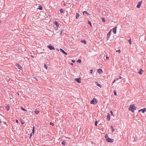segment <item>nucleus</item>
<instances>
[{
  "label": "nucleus",
  "instance_id": "nucleus-20",
  "mask_svg": "<svg viewBox=\"0 0 146 146\" xmlns=\"http://www.w3.org/2000/svg\"><path fill=\"white\" fill-rule=\"evenodd\" d=\"M38 9L40 10H42V7L41 5H39L38 6Z\"/></svg>",
  "mask_w": 146,
  "mask_h": 146
},
{
  "label": "nucleus",
  "instance_id": "nucleus-36",
  "mask_svg": "<svg viewBox=\"0 0 146 146\" xmlns=\"http://www.w3.org/2000/svg\"><path fill=\"white\" fill-rule=\"evenodd\" d=\"M97 123H98V122H97V121H95V125L96 126H97Z\"/></svg>",
  "mask_w": 146,
  "mask_h": 146
},
{
  "label": "nucleus",
  "instance_id": "nucleus-47",
  "mask_svg": "<svg viewBox=\"0 0 146 146\" xmlns=\"http://www.w3.org/2000/svg\"><path fill=\"white\" fill-rule=\"evenodd\" d=\"M118 80V78H116L115 80V81H116L117 80Z\"/></svg>",
  "mask_w": 146,
  "mask_h": 146
},
{
  "label": "nucleus",
  "instance_id": "nucleus-12",
  "mask_svg": "<svg viewBox=\"0 0 146 146\" xmlns=\"http://www.w3.org/2000/svg\"><path fill=\"white\" fill-rule=\"evenodd\" d=\"M76 19H77L79 17L80 15L78 13H76Z\"/></svg>",
  "mask_w": 146,
  "mask_h": 146
},
{
  "label": "nucleus",
  "instance_id": "nucleus-6",
  "mask_svg": "<svg viewBox=\"0 0 146 146\" xmlns=\"http://www.w3.org/2000/svg\"><path fill=\"white\" fill-rule=\"evenodd\" d=\"M117 28V27H115L113 28L112 29V31L114 34H115L116 33Z\"/></svg>",
  "mask_w": 146,
  "mask_h": 146
},
{
  "label": "nucleus",
  "instance_id": "nucleus-56",
  "mask_svg": "<svg viewBox=\"0 0 146 146\" xmlns=\"http://www.w3.org/2000/svg\"><path fill=\"white\" fill-rule=\"evenodd\" d=\"M66 5V3H64V5H65H65Z\"/></svg>",
  "mask_w": 146,
  "mask_h": 146
},
{
  "label": "nucleus",
  "instance_id": "nucleus-11",
  "mask_svg": "<svg viewBox=\"0 0 146 146\" xmlns=\"http://www.w3.org/2000/svg\"><path fill=\"white\" fill-rule=\"evenodd\" d=\"M98 72L99 74H102L103 72L102 70L100 68L98 70Z\"/></svg>",
  "mask_w": 146,
  "mask_h": 146
},
{
  "label": "nucleus",
  "instance_id": "nucleus-35",
  "mask_svg": "<svg viewBox=\"0 0 146 146\" xmlns=\"http://www.w3.org/2000/svg\"><path fill=\"white\" fill-rule=\"evenodd\" d=\"M44 67L47 70V67L45 64H44Z\"/></svg>",
  "mask_w": 146,
  "mask_h": 146
},
{
  "label": "nucleus",
  "instance_id": "nucleus-38",
  "mask_svg": "<svg viewBox=\"0 0 146 146\" xmlns=\"http://www.w3.org/2000/svg\"><path fill=\"white\" fill-rule=\"evenodd\" d=\"M116 52H118L119 53H120L121 52V50H117Z\"/></svg>",
  "mask_w": 146,
  "mask_h": 146
},
{
  "label": "nucleus",
  "instance_id": "nucleus-45",
  "mask_svg": "<svg viewBox=\"0 0 146 146\" xmlns=\"http://www.w3.org/2000/svg\"><path fill=\"white\" fill-rule=\"evenodd\" d=\"M142 1H141V2H139L138 3V4H139V5H141V3L142 2Z\"/></svg>",
  "mask_w": 146,
  "mask_h": 146
},
{
  "label": "nucleus",
  "instance_id": "nucleus-31",
  "mask_svg": "<svg viewBox=\"0 0 146 146\" xmlns=\"http://www.w3.org/2000/svg\"><path fill=\"white\" fill-rule=\"evenodd\" d=\"M21 109L23 110L24 111H26V110L24 108H23L22 107H21Z\"/></svg>",
  "mask_w": 146,
  "mask_h": 146
},
{
  "label": "nucleus",
  "instance_id": "nucleus-19",
  "mask_svg": "<svg viewBox=\"0 0 146 146\" xmlns=\"http://www.w3.org/2000/svg\"><path fill=\"white\" fill-rule=\"evenodd\" d=\"M54 23L55 24L56 26L57 27H59V25L57 21H55Z\"/></svg>",
  "mask_w": 146,
  "mask_h": 146
},
{
  "label": "nucleus",
  "instance_id": "nucleus-7",
  "mask_svg": "<svg viewBox=\"0 0 146 146\" xmlns=\"http://www.w3.org/2000/svg\"><path fill=\"white\" fill-rule=\"evenodd\" d=\"M75 80L78 83H80L81 82V79L80 78H75Z\"/></svg>",
  "mask_w": 146,
  "mask_h": 146
},
{
  "label": "nucleus",
  "instance_id": "nucleus-33",
  "mask_svg": "<svg viewBox=\"0 0 146 146\" xmlns=\"http://www.w3.org/2000/svg\"><path fill=\"white\" fill-rule=\"evenodd\" d=\"M102 20L104 22H105L106 21L105 19L104 18H102Z\"/></svg>",
  "mask_w": 146,
  "mask_h": 146
},
{
  "label": "nucleus",
  "instance_id": "nucleus-24",
  "mask_svg": "<svg viewBox=\"0 0 146 146\" xmlns=\"http://www.w3.org/2000/svg\"><path fill=\"white\" fill-rule=\"evenodd\" d=\"M88 24H89L90 25L91 27H92V24L91 22L89 21H88Z\"/></svg>",
  "mask_w": 146,
  "mask_h": 146
},
{
  "label": "nucleus",
  "instance_id": "nucleus-48",
  "mask_svg": "<svg viewBox=\"0 0 146 146\" xmlns=\"http://www.w3.org/2000/svg\"><path fill=\"white\" fill-rule=\"evenodd\" d=\"M21 123L22 124H23V125L24 123V122H22V121H21Z\"/></svg>",
  "mask_w": 146,
  "mask_h": 146
},
{
  "label": "nucleus",
  "instance_id": "nucleus-10",
  "mask_svg": "<svg viewBox=\"0 0 146 146\" xmlns=\"http://www.w3.org/2000/svg\"><path fill=\"white\" fill-rule=\"evenodd\" d=\"M16 66L18 67L19 69L20 70H21V69H22V68L20 65L17 64H16Z\"/></svg>",
  "mask_w": 146,
  "mask_h": 146
},
{
  "label": "nucleus",
  "instance_id": "nucleus-29",
  "mask_svg": "<svg viewBox=\"0 0 146 146\" xmlns=\"http://www.w3.org/2000/svg\"><path fill=\"white\" fill-rule=\"evenodd\" d=\"M34 132H35V127H34V126L33 127V132H32L33 133V135H34Z\"/></svg>",
  "mask_w": 146,
  "mask_h": 146
},
{
  "label": "nucleus",
  "instance_id": "nucleus-18",
  "mask_svg": "<svg viewBox=\"0 0 146 146\" xmlns=\"http://www.w3.org/2000/svg\"><path fill=\"white\" fill-rule=\"evenodd\" d=\"M6 80L7 81H9L10 80V78L8 76H7L6 78Z\"/></svg>",
  "mask_w": 146,
  "mask_h": 146
},
{
  "label": "nucleus",
  "instance_id": "nucleus-55",
  "mask_svg": "<svg viewBox=\"0 0 146 146\" xmlns=\"http://www.w3.org/2000/svg\"><path fill=\"white\" fill-rule=\"evenodd\" d=\"M31 56L33 58H34V56H33L32 55H31Z\"/></svg>",
  "mask_w": 146,
  "mask_h": 146
},
{
  "label": "nucleus",
  "instance_id": "nucleus-52",
  "mask_svg": "<svg viewBox=\"0 0 146 146\" xmlns=\"http://www.w3.org/2000/svg\"><path fill=\"white\" fill-rule=\"evenodd\" d=\"M134 140H135V141H136V140H137V138L135 139V137H134Z\"/></svg>",
  "mask_w": 146,
  "mask_h": 146
},
{
  "label": "nucleus",
  "instance_id": "nucleus-50",
  "mask_svg": "<svg viewBox=\"0 0 146 146\" xmlns=\"http://www.w3.org/2000/svg\"><path fill=\"white\" fill-rule=\"evenodd\" d=\"M122 78L121 77V76H119V79H121V78Z\"/></svg>",
  "mask_w": 146,
  "mask_h": 146
},
{
  "label": "nucleus",
  "instance_id": "nucleus-49",
  "mask_svg": "<svg viewBox=\"0 0 146 146\" xmlns=\"http://www.w3.org/2000/svg\"><path fill=\"white\" fill-rule=\"evenodd\" d=\"M70 65H74L73 63H70Z\"/></svg>",
  "mask_w": 146,
  "mask_h": 146
},
{
  "label": "nucleus",
  "instance_id": "nucleus-30",
  "mask_svg": "<svg viewBox=\"0 0 146 146\" xmlns=\"http://www.w3.org/2000/svg\"><path fill=\"white\" fill-rule=\"evenodd\" d=\"M113 92L114 93V95L115 96H117V93H116V92L115 90H114L113 91Z\"/></svg>",
  "mask_w": 146,
  "mask_h": 146
},
{
  "label": "nucleus",
  "instance_id": "nucleus-14",
  "mask_svg": "<svg viewBox=\"0 0 146 146\" xmlns=\"http://www.w3.org/2000/svg\"><path fill=\"white\" fill-rule=\"evenodd\" d=\"M143 70L141 69L140 70V71L138 72V73L140 74H143Z\"/></svg>",
  "mask_w": 146,
  "mask_h": 146
},
{
  "label": "nucleus",
  "instance_id": "nucleus-39",
  "mask_svg": "<svg viewBox=\"0 0 146 146\" xmlns=\"http://www.w3.org/2000/svg\"><path fill=\"white\" fill-rule=\"evenodd\" d=\"M32 134H33V132H32L30 135V138L31 139V137L32 136Z\"/></svg>",
  "mask_w": 146,
  "mask_h": 146
},
{
  "label": "nucleus",
  "instance_id": "nucleus-42",
  "mask_svg": "<svg viewBox=\"0 0 146 146\" xmlns=\"http://www.w3.org/2000/svg\"><path fill=\"white\" fill-rule=\"evenodd\" d=\"M62 31H61V32L60 34V35H61V36L62 35Z\"/></svg>",
  "mask_w": 146,
  "mask_h": 146
},
{
  "label": "nucleus",
  "instance_id": "nucleus-51",
  "mask_svg": "<svg viewBox=\"0 0 146 146\" xmlns=\"http://www.w3.org/2000/svg\"><path fill=\"white\" fill-rule=\"evenodd\" d=\"M134 140H135V141H136V140H137V138L135 139V137H134Z\"/></svg>",
  "mask_w": 146,
  "mask_h": 146
},
{
  "label": "nucleus",
  "instance_id": "nucleus-60",
  "mask_svg": "<svg viewBox=\"0 0 146 146\" xmlns=\"http://www.w3.org/2000/svg\"><path fill=\"white\" fill-rule=\"evenodd\" d=\"M4 124H5L6 123V122H5V123H4Z\"/></svg>",
  "mask_w": 146,
  "mask_h": 146
},
{
  "label": "nucleus",
  "instance_id": "nucleus-5",
  "mask_svg": "<svg viewBox=\"0 0 146 146\" xmlns=\"http://www.w3.org/2000/svg\"><path fill=\"white\" fill-rule=\"evenodd\" d=\"M47 47L50 50H54V47L52 46L51 45H49L47 46Z\"/></svg>",
  "mask_w": 146,
  "mask_h": 146
},
{
  "label": "nucleus",
  "instance_id": "nucleus-1",
  "mask_svg": "<svg viewBox=\"0 0 146 146\" xmlns=\"http://www.w3.org/2000/svg\"><path fill=\"white\" fill-rule=\"evenodd\" d=\"M136 109L137 107L134 106V104L130 105L129 108V110L132 112H134V110H135Z\"/></svg>",
  "mask_w": 146,
  "mask_h": 146
},
{
  "label": "nucleus",
  "instance_id": "nucleus-59",
  "mask_svg": "<svg viewBox=\"0 0 146 146\" xmlns=\"http://www.w3.org/2000/svg\"><path fill=\"white\" fill-rule=\"evenodd\" d=\"M4 124H5L6 123V122H5V123H4Z\"/></svg>",
  "mask_w": 146,
  "mask_h": 146
},
{
  "label": "nucleus",
  "instance_id": "nucleus-26",
  "mask_svg": "<svg viewBox=\"0 0 146 146\" xmlns=\"http://www.w3.org/2000/svg\"><path fill=\"white\" fill-rule=\"evenodd\" d=\"M111 129H112V131L113 132H114V131H115V129L113 128V127L112 125H111Z\"/></svg>",
  "mask_w": 146,
  "mask_h": 146
},
{
  "label": "nucleus",
  "instance_id": "nucleus-16",
  "mask_svg": "<svg viewBox=\"0 0 146 146\" xmlns=\"http://www.w3.org/2000/svg\"><path fill=\"white\" fill-rule=\"evenodd\" d=\"M95 83L96 84V85L98 86L101 87V85L99 84L98 83V82H95Z\"/></svg>",
  "mask_w": 146,
  "mask_h": 146
},
{
  "label": "nucleus",
  "instance_id": "nucleus-43",
  "mask_svg": "<svg viewBox=\"0 0 146 146\" xmlns=\"http://www.w3.org/2000/svg\"><path fill=\"white\" fill-rule=\"evenodd\" d=\"M16 122L17 123H19V121L17 119H16Z\"/></svg>",
  "mask_w": 146,
  "mask_h": 146
},
{
  "label": "nucleus",
  "instance_id": "nucleus-9",
  "mask_svg": "<svg viewBox=\"0 0 146 146\" xmlns=\"http://www.w3.org/2000/svg\"><path fill=\"white\" fill-rule=\"evenodd\" d=\"M139 111H141L143 113H144L146 111V108H143L141 109Z\"/></svg>",
  "mask_w": 146,
  "mask_h": 146
},
{
  "label": "nucleus",
  "instance_id": "nucleus-23",
  "mask_svg": "<svg viewBox=\"0 0 146 146\" xmlns=\"http://www.w3.org/2000/svg\"><path fill=\"white\" fill-rule=\"evenodd\" d=\"M35 112L36 114H37L39 112V111L36 110L35 111Z\"/></svg>",
  "mask_w": 146,
  "mask_h": 146
},
{
  "label": "nucleus",
  "instance_id": "nucleus-28",
  "mask_svg": "<svg viewBox=\"0 0 146 146\" xmlns=\"http://www.w3.org/2000/svg\"><path fill=\"white\" fill-rule=\"evenodd\" d=\"M60 13H63V12H64L63 9H60Z\"/></svg>",
  "mask_w": 146,
  "mask_h": 146
},
{
  "label": "nucleus",
  "instance_id": "nucleus-15",
  "mask_svg": "<svg viewBox=\"0 0 146 146\" xmlns=\"http://www.w3.org/2000/svg\"><path fill=\"white\" fill-rule=\"evenodd\" d=\"M83 14H87L88 15H90V14L89 13H88L87 11H84L83 12Z\"/></svg>",
  "mask_w": 146,
  "mask_h": 146
},
{
  "label": "nucleus",
  "instance_id": "nucleus-54",
  "mask_svg": "<svg viewBox=\"0 0 146 146\" xmlns=\"http://www.w3.org/2000/svg\"><path fill=\"white\" fill-rule=\"evenodd\" d=\"M115 81H115V80H114L113 81V83H114Z\"/></svg>",
  "mask_w": 146,
  "mask_h": 146
},
{
  "label": "nucleus",
  "instance_id": "nucleus-22",
  "mask_svg": "<svg viewBox=\"0 0 146 146\" xmlns=\"http://www.w3.org/2000/svg\"><path fill=\"white\" fill-rule=\"evenodd\" d=\"M81 43H84L85 44H86V42L85 40H81Z\"/></svg>",
  "mask_w": 146,
  "mask_h": 146
},
{
  "label": "nucleus",
  "instance_id": "nucleus-25",
  "mask_svg": "<svg viewBox=\"0 0 146 146\" xmlns=\"http://www.w3.org/2000/svg\"><path fill=\"white\" fill-rule=\"evenodd\" d=\"M128 42H129V44H131L132 43H131V39H129L128 40Z\"/></svg>",
  "mask_w": 146,
  "mask_h": 146
},
{
  "label": "nucleus",
  "instance_id": "nucleus-46",
  "mask_svg": "<svg viewBox=\"0 0 146 146\" xmlns=\"http://www.w3.org/2000/svg\"><path fill=\"white\" fill-rule=\"evenodd\" d=\"M72 62H75V60H72Z\"/></svg>",
  "mask_w": 146,
  "mask_h": 146
},
{
  "label": "nucleus",
  "instance_id": "nucleus-37",
  "mask_svg": "<svg viewBox=\"0 0 146 146\" xmlns=\"http://www.w3.org/2000/svg\"><path fill=\"white\" fill-rule=\"evenodd\" d=\"M93 72V70L91 69L90 70V73H92Z\"/></svg>",
  "mask_w": 146,
  "mask_h": 146
},
{
  "label": "nucleus",
  "instance_id": "nucleus-3",
  "mask_svg": "<svg viewBox=\"0 0 146 146\" xmlns=\"http://www.w3.org/2000/svg\"><path fill=\"white\" fill-rule=\"evenodd\" d=\"M98 102L97 100L95 98H94L92 100H91L90 102L91 104H96Z\"/></svg>",
  "mask_w": 146,
  "mask_h": 146
},
{
  "label": "nucleus",
  "instance_id": "nucleus-21",
  "mask_svg": "<svg viewBox=\"0 0 146 146\" xmlns=\"http://www.w3.org/2000/svg\"><path fill=\"white\" fill-rule=\"evenodd\" d=\"M66 143V141L64 140L63 141H62V145H65Z\"/></svg>",
  "mask_w": 146,
  "mask_h": 146
},
{
  "label": "nucleus",
  "instance_id": "nucleus-58",
  "mask_svg": "<svg viewBox=\"0 0 146 146\" xmlns=\"http://www.w3.org/2000/svg\"><path fill=\"white\" fill-rule=\"evenodd\" d=\"M1 21L0 20V24L1 23Z\"/></svg>",
  "mask_w": 146,
  "mask_h": 146
},
{
  "label": "nucleus",
  "instance_id": "nucleus-27",
  "mask_svg": "<svg viewBox=\"0 0 146 146\" xmlns=\"http://www.w3.org/2000/svg\"><path fill=\"white\" fill-rule=\"evenodd\" d=\"M140 6L141 5L138 3V4L137 5L136 7L137 8H140Z\"/></svg>",
  "mask_w": 146,
  "mask_h": 146
},
{
  "label": "nucleus",
  "instance_id": "nucleus-4",
  "mask_svg": "<svg viewBox=\"0 0 146 146\" xmlns=\"http://www.w3.org/2000/svg\"><path fill=\"white\" fill-rule=\"evenodd\" d=\"M111 30L108 33L107 36V40H108L111 35Z\"/></svg>",
  "mask_w": 146,
  "mask_h": 146
},
{
  "label": "nucleus",
  "instance_id": "nucleus-53",
  "mask_svg": "<svg viewBox=\"0 0 146 146\" xmlns=\"http://www.w3.org/2000/svg\"><path fill=\"white\" fill-rule=\"evenodd\" d=\"M34 78L37 81H38L36 77H35Z\"/></svg>",
  "mask_w": 146,
  "mask_h": 146
},
{
  "label": "nucleus",
  "instance_id": "nucleus-32",
  "mask_svg": "<svg viewBox=\"0 0 146 146\" xmlns=\"http://www.w3.org/2000/svg\"><path fill=\"white\" fill-rule=\"evenodd\" d=\"M77 62L78 63H81V60L80 59H78L77 61Z\"/></svg>",
  "mask_w": 146,
  "mask_h": 146
},
{
  "label": "nucleus",
  "instance_id": "nucleus-44",
  "mask_svg": "<svg viewBox=\"0 0 146 146\" xmlns=\"http://www.w3.org/2000/svg\"><path fill=\"white\" fill-rule=\"evenodd\" d=\"M142 1H141V2H139L138 3V4H139V5H141V3L142 2Z\"/></svg>",
  "mask_w": 146,
  "mask_h": 146
},
{
  "label": "nucleus",
  "instance_id": "nucleus-17",
  "mask_svg": "<svg viewBox=\"0 0 146 146\" xmlns=\"http://www.w3.org/2000/svg\"><path fill=\"white\" fill-rule=\"evenodd\" d=\"M10 107L9 105H7L6 106V108L7 111H9L10 109Z\"/></svg>",
  "mask_w": 146,
  "mask_h": 146
},
{
  "label": "nucleus",
  "instance_id": "nucleus-2",
  "mask_svg": "<svg viewBox=\"0 0 146 146\" xmlns=\"http://www.w3.org/2000/svg\"><path fill=\"white\" fill-rule=\"evenodd\" d=\"M105 137L106 141L108 142L112 143L113 141V139L110 138L108 136V135L106 134L105 135Z\"/></svg>",
  "mask_w": 146,
  "mask_h": 146
},
{
  "label": "nucleus",
  "instance_id": "nucleus-13",
  "mask_svg": "<svg viewBox=\"0 0 146 146\" xmlns=\"http://www.w3.org/2000/svg\"><path fill=\"white\" fill-rule=\"evenodd\" d=\"M110 115L109 114H108L107 115V119L108 121H109L110 119Z\"/></svg>",
  "mask_w": 146,
  "mask_h": 146
},
{
  "label": "nucleus",
  "instance_id": "nucleus-41",
  "mask_svg": "<svg viewBox=\"0 0 146 146\" xmlns=\"http://www.w3.org/2000/svg\"><path fill=\"white\" fill-rule=\"evenodd\" d=\"M106 59L107 60H108L109 59V57L108 56H106Z\"/></svg>",
  "mask_w": 146,
  "mask_h": 146
},
{
  "label": "nucleus",
  "instance_id": "nucleus-34",
  "mask_svg": "<svg viewBox=\"0 0 146 146\" xmlns=\"http://www.w3.org/2000/svg\"><path fill=\"white\" fill-rule=\"evenodd\" d=\"M50 125L52 126H53L54 125V124L53 123L51 122H50Z\"/></svg>",
  "mask_w": 146,
  "mask_h": 146
},
{
  "label": "nucleus",
  "instance_id": "nucleus-57",
  "mask_svg": "<svg viewBox=\"0 0 146 146\" xmlns=\"http://www.w3.org/2000/svg\"><path fill=\"white\" fill-rule=\"evenodd\" d=\"M1 121L0 120V123H1Z\"/></svg>",
  "mask_w": 146,
  "mask_h": 146
},
{
  "label": "nucleus",
  "instance_id": "nucleus-40",
  "mask_svg": "<svg viewBox=\"0 0 146 146\" xmlns=\"http://www.w3.org/2000/svg\"><path fill=\"white\" fill-rule=\"evenodd\" d=\"M110 113H111V115H113V112L112 111H111Z\"/></svg>",
  "mask_w": 146,
  "mask_h": 146
},
{
  "label": "nucleus",
  "instance_id": "nucleus-8",
  "mask_svg": "<svg viewBox=\"0 0 146 146\" xmlns=\"http://www.w3.org/2000/svg\"><path fill=\"white\" fill-rule=\"evenodd\" d=\"M60 51L62 52L64 54H65L67 55V53L66 52L64 51L62 49V48H60Z\"/></svg>",
  "mask_w": 146,
  "mask_h": 146
}]
</instances>
